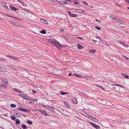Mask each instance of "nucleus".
<instances>
[{
  "label": "nucleus",
  "mask_w": 129,
  "mask_h": 129,
  "mask_svg": "<svg viewBox=\"0 0 129 129\" xmlns=\"http://www.w3.org/2000/svg\"><path fill=\"white\" fill-rule=\"evenodd\" d=\"M48 40L49 41H47L50 44H53L55 46L57 47L59 49H60L59 47H63L64 46L61 45L59 43L57 42L54 41L51 39H48Z\"/></svg>",
  "instance_id": "1"
},
{
  "label": "nucleus",
  "mask_w": 129,
  "mask_h": 129,
  "mask_svg": "<svg viewBox=\"0 0 129 129\" xmlns=\"http://www.w3.org/2000/svg\"><path fill=\"white\" fill-rule=\"evenodd\" d=\"M8 21L9 22H10V24H11L13 25L14 26H16L17 27L20 28H22L23 27L20 24H18L15 22L11 21Z\"/></svg>",
  "instance_id": "2"
},
{
  "label": "nucleus",
  "mask_w": 129,
  "mask_h": 129,
  "mask_svg": "<svg viewBox=\"0 0 129 129\" xmlns=\"http://www.w3.org/2000/svg\"><path fill=\"white\" fill-rule=\"evenodd\" d=\"M90 124L92 125L94 128L96 129H100V127L97 125L95 124L94 123H93L91 122H90Z\"/></svg>",
  "instance_id": "3"
},
{
  "label": "nucleus",
  "mask_w": 129,
  "mask_h": 129,
  "mask_svg": "<svg viewBox=\"0 0 129 129\" xmlns=\"http://www.w3.org/2000/svg\"><path fill=\"white\" fill-rule=\"evenodd\" d=\"M40 21L42 23L45 24H48V22L46 20L43 19H40Z\"/></svg>",
  "instance_id": "4"
},
{
  "label": "nucleus",
  "mask_w": 129,
  "mask_h": 129,
  "mask_svg": "<svg viewBox=\"0 0 129 129\" xmlns=\"http://www.w3.org/2000/svg\"><path fill=\"white\" fill-rule=\"evenodd\" d=\"M46 108L48 110L52 112H53L54 111L53 110V109H54V108L53 107H50L49 106H47L46 107Z\"/></svg>",
  "instance_id": "5"
},
{
  "label": "nucleus",
  "mask_w": 129,
  "mask_h": 129,
  "mask_svg": "<svg viewBox=\"0 0 129 129\" xmlns=\"http://www.w3.org/2000/svg\"><path fill=\"white\" fill-rule=\"evenodd\" d=\"M68 13L69 15L70 16L72 17H76L77 16V15L76 14H73L71 13V12L70 11H68Z\"/></svg>",
  "instance_id": "6"
},
{
  "label": "nucleus",
  "mask_w": 129,
  "mask_h": 129,
  "mask_svg": "<svg viewBox=\"0 0 129 129\" xmlns=\"http://www.w3.org/2000/svg\"><path fill=\"white\" fill-rule=\"evenodd\" d=\"M59 4L63 6L64 5H68V3L65 1H61L59 2Z\"/></svg>",
  "instance_id": "7"
},
{
  "label": "nucleus",
  "mask_w": 129,
  "mask_h": 129,
  "mask_svg": "<svg viewBox=\"0 0 129 129\" xmlns=\"http://www.w3.org/2000/svg\"><path fill=\"white\" fill-rule=\"evenodd\" d=\"M0 71L3 72H6L7 71V69L5 68L0 66Z\"/></svg>",
  "instance_id": "8"
},
{
  "label": "nucleus",
  "mask_w": 129,
  "mask_h": 129,
  "mask_svg": "<svg viewBox=\"0 0 129 129\" xmlns=\"http://www.w3.org/2000/svg\"><path fill=\"white\" fill-rule=\"evenodd\" d=\"M8 66L9 67V68H11L12 69L14 70H18V69L17 68V67H13L12 66Z\"/></svg>",
  "instance_id": "9"
},
{
  "label": "nucleus",
  "mask_w": 129,
  "mask_h": 129,
  "mask_svg": "<svg viewBox=\"0 0 129 129\" xmlns=\"http://www.w3.org/2000/svg\"><path fill=\"white\" fill-rule=\"evenodd\" d=\"M18 95L25 99H26V98L27 96V95L26 94H18Z\"/></svg>",
  "instance_id": "10"
},
{
  "label": "nucleus",
  "mask_w": 129,
  "mask_h": 129,
  "mask_svg": "<svg viewBox=\"0 0 129 129\" xmlns=\"http://www.w3.org/2000/svg\"><path fill=\"white\" fill-rule=\"evenodd\" d=\"M1 6H2L7 9H9L8 7H7V6L6 5L5 3H4V2H2L1 3Z\"/></svg>",
  "instance_id": "11"
},
{
  "label": "nucleus",
  "mask_w": 129,
  "mask_h": 129,
  "mask_svg": "<svg viewBox=\"0 0 129 129\" xmlns=\"http://www.w3.org/2000/svg\"><path fill=\"white\" fill-rule=\"evenodd\" d=\"M115 20L119 23L122 24H123L124 23V22L122 21L121 20L119 19H117Z\"/></svg>",
  "instance_id": "12"
},
{
  "label": "nucleus",
  "mask_w": 129,
  "mask_h": 129,
  "mask_svg": "<svg viewBox=\"0 0 129 129\" xmlns=\"http://www.w3.org/2000/svg\"><path fill=\"white\" fill-rule=\"evenodd\" d=\"M72 101L74 104H76L78 102L77 100L74 98H73L72 99Z\"/></svg>",
  "instance_id": "13"
},
{
  "label": "nucleus",
  "mask_w": 129,
  "mask_h": 129,
  "mask_svg": "<svg viewBox=\"0 0 129 129\" xmlns=\"http://www.w3.org/2000/svg\"><path fill=\"white\" fill-rule=\"evenodd\" d=\"M121 75L123 76L125 78H129V76L127 74H124L123 73L121 74Z\"/></svg>",
  "instance_id": "14"
},
{
  "label": "nucleus",
  "mask_w": 129,
  "mask_h": 129,
  "mask_svg": "<svg viewBox=\"0 0 129 129\" xmlns=\"http://www.w3.org/2000/svg\"><path fill=\"white\" fill-rule=\"evenodd\" d=\"M109 18L111 19L115 20L116 18V17L115 16L113 15H111L109 16Z\"/></svg>",
  "instance_id": "15"
},
{
  "label": "nucleus",
  "mask_w": 129,
  "mask_h": 129,
  "mask_svg": "<svg viewBox=\"0 0 129 129\" xmlns=\"http://www.w3.org/2000/svg\"><path fill=\"white\" fill-rule=\"evenodd\" d=\"M39 111L41 113L43 114L44 115H47V113L45 111L40 110Z\"/></svg>",
  "instance_id": "16"
},
{
  "label": "nucleus",
  "mask_w": 129,
  "mask_h": 129,
  "mask_svg": "<svg viewBox=\"0 0 129 129\" xmlns=\"http://www.w3.org/2000/svg\"><path fill=\"white\" fill-rule=\"evenodd\" d=\"M1 87L4 89H7V87L6 85L3 84H1L0 85Z\"/></svg>",
  "instance_id": "17"
},
{
  "label": "nucleus",
  "mask_w": 129,
  "mask_h": 129,
  "mask_svg": "<svg viewBox=\"0 0 129 129\" xmlns=\"http://www.w3.org/2000/svg\"><path fill=\"white\" fill-rule=\"evenodd\" d=\"M92 120H93L94 121L98 123L99 122V120L96 118L94 117L92 119Z\"/></svg>",
  "instance_id": "18"
},
{
  "label": "nucleus",
  "mask_w": 129,
  "mask_h": 129,
  "mask_svg": "<svg viewBox=\"0 0 129 129\" xmlns=\"http://www.w3.org/2000/svg\"><path fill=\"white\" fill-rule=\"evenodd\" d=\"M101 43L103 44H105L106 45V46H108L109 47H111V46L110 45H109L108 44H107L106 43H104L102 41H101Z\"/></svg>",
  "instance_id": "19"
},
{
  "label": "nucleus",
  "mask_w": 129,
  "mask_h": 129,
  "mask_svg": "<svg viewBox=\"0 0 129 129\" xmlns=\"http://www.w3.org/2000/svg\"><path fill=\"white\" fill-rule=\"evenodd\" d=\"M22 111L23 112H30L31 111V110L30 109H23L22 110Z\"/></svg>",
  "instance_id": "20"
},
{
  "label": "nucleus",
  "mask_w": 129,
  "mask_h": 129,
  "mask_svg": "<svg viewBox=\"0 0 129 129\" xmlns=\"http://www.w3.org/2000/svg\"><path fill=\"white\" fill-rule=\"evenodd\" d=\"M12 59L15 60H17V61H19V58L18 57H16V56H13Z\"/></svg>",
  "instance_id": "21"
},
{
  "label": "nucleus",
  "mask_w": 129,
  "mask_h": 129,
  "mask_svg": "<svg viewBox=\"0 0 129 129\" xmlns=\"http://www.w3.org/2000/svg\"><path fill=\"white\" fill-rule=\"evenodd\" d=\"M2 81L3 83H5L6 84H8V81L6 79H3Z\"/></svg>",
  "instance_id": "22"
},
{
  "label": "nucleus",
  "mask_w": 129,
  "mask_h": 129,
  "mask_svg": "<svg viewBox=\"0 0 129 129\" xmlns=\"http://www.w3.org/2000/svg\"><path fill=\"white\" fill-rule=\"evenodd\" d=\"M111 86H118L120 87H122V88H124V87L123 86H122L121 85H118V84H115V85H111Z\"/></svg>",
  "instance_id": "23"
},
{
  "label": "nucleus",
  "mask_w": 129,
  "mask_h": 129,
  "mask_svg": "<svg viewBox=\"0 0 129 129\" xmlns=\"http://www.w3.org/2000/svg\"><path fill=\"white\" fill-rule=\"evenodd\" d=\"M89 51L91 53H93L96 52V50L95 49H92L90 50Z\"/></svg>",
  "instance_id": "24"
},
{
  "label": "nucleus",
  "mask_w": 129,
  "mask_h": 129,
  "mask_svg": "<svg viewBox=\"0 0 129 129\" xmlns=\"http://www.w3.org/2000/svg\"><path fill=\"white\" fill-rule=\"evenodd\" d=\"M77 46L78 49H81L83 48V47L81 45L79 44H78Z\"/></svg>",
  "instance_id": "25"
},
{
  "label": "nucleus",
  "mask_w": 129,
  "mask_h": 129,
  "mask_svg": "<svg viewBox=\"0 0 129 129\" xmlns=\"http://www.w3.org/2000/svg\"><path fill=\"white\" fill-rule=\"evenodd\" d=\"M26 123L29 125H31L32 124V122L31 121L28 120L26 121Z\"/></svg>",
  "instance_id": "26"
},
{
  "label": "nucleus",
  "mask_w": 129,
  "mask_h": 129,
  "mask_svg": "<svg viewBox=\"0 0 129 129\" xmlns=\"http://www.w3.org/2000/svg\"><path fill=\"white\" fill-rule=\"evenodd\" d=\"M60 92L61 94L62 95H64L66 94H68V92H63L62 91H61Z\"/></svg>",
  "instance_id": "27"
},
{
  "label": "nucleus",
  "mask_w": 129,
  "mask_h": 129,
  "mask_svg": "<svg viewBox=\"0 0 129 129\" xmlns=\"http://www.w3.org/2000/svg\"><path fill=\"white\" fill-rule=\"evenodd\" d=\"M74 75L75 76H76L77 77H79L81 78H82V76L81 75H79L78 74H74Z\"/></svg>",
  "instance_id": "28"
},
{
  "label": "nucleus",
  "mask_w": 129,
  "mask_h": 129,
  "mask_svg": "<svg viewBox=\"0 0 129 129\" xmlns=\"http://www.w3.org/2000/svg\"><path fill=\"white\" fill-rule=\"evenodd\" d=\"M9 6L10 8L11 9V10H12L14 11H16V9L14 7H11V6Z\"/></svg>",
  "instance_id": "29"
},
{
  "label": "nucleus",
  "mask_w": 129,
  "mask_h": 129,
  "mask_svg": "<svg viewBox=\"0 0 129 129\" xmlns=\"http://www.w3.org/2000/svg\"><path fill=\"white\" fill-rule=\"evenodd\" d=\"M40 33L42 34H45L46 33V32L45 30H41L40 31Z\"/></svg>",
  "instance_id": "30"
},
{
  "label": "nucleus",
  "mask_w": 129,
  "mask_h": 129,
  "mask_svg": "<svg viewBox=\"0 0 129 129\" xmlns=\"http://www.w3.org/2000/svg\"><path fill=\"white\" fill-rule=\"evenodd\" d=\"M64 103L65 106L67 107L68 108L69 107V106L67 102H64Z\"/></svg>",
  "instance_id": "31"
},
{
  "label": "nucleus",
  "mask_w": 129,
  "mask_h": 129,
  "mask_svg": "<svg viewBox=\"0 0 129 129\" xmlns=\"http://www.w3.org/2000/svg\"><path fill=\"white\" fill-rule=\"evenodd\" d=\"M10 106L12 108H14L16 107V106L14 104H12L10 105Z\"/></svg>",
  "instance_id": "32"
},
{
  "label": "nucleus",
  "mask_w": 129,
  "mask_h": 129,
  "mask_svg": "<svg viewBox=\"0 0 129 129\" xmlns=\"http://www.w3.org/2000/svg\"><path fill=\"white\" fill-rule=\"evenodd\" d=\"M15 123L17 125L19 124L20 123L19 120L18 119H17L15 121Z\"/></svg>",
  "instance_id": "33"
},
{
  "label": "nucleus",
  "mask_w": 129,
  "mask_h": 129,
  "mask_svg": "<svg viewBox=\"0 0 129 129\" xmlns=\"http://www.w3.org/2000/svg\"><path fill=\"white\" fill-rule=\"evenodd\" d=\"M11 117L13 120L15 121L16 120V117L15 116H11Z\"/></svg>",
  "instance_id": "34"
},
{
  "label": "nucleus",
  "mask_w": 129,
  "mask_h": 129,
  "mask_svg": "<svg viewBox=\"0 0 129 129\" xmlns=\"http://www.w3.org/2000/svg\"><path fill=\"white\" fill-rule=\"evenodd\" d=\"M21 127L24 129H26L27 128L26 126L24 124L22 125Z\"/></svg>",
  "instance_id": "35"
},
{
  "label": "nucleus",
  "mask_w": 129,
  "mask_h": 129,
  "mask_svg": "<svg viewBox=\"0 0 129 129\" xmlns=\"http://www.w3.org/2000/svg\"><path fill=\"white\" fill-rule=\"evenodd\" d=\"M14 90H15V91L18 92H19V93H22V91H20V90H17V89H15L14 88Z\"/></svg>",
  "instance_id": "36"
},
{
  "label": "nucleus",
  "mask_w": 129,
  "mask_h": 129,
  "mask_svg": "<svg viewBox=\"0 0 129 129\" xmlns=\"http://www.w3.org/2000/svg\"><path fill=\"white\" fill-rule=\"evenodd\" d=\"M21 4L23 6H25L26 7H27V5L25 4V3L23 2V3H22Z\"/></svg>",
  "instance_id": "37"
},
{
  "label": "nucleus",
  "mask_w": 129,
  "mask_h": 129,
  "mask_svg": "<svg viewBox=\"0 0 129 129\" xmlns=\"http://www.w3.org/2000/svg\"><path fill=\"white\" fill-rule=\"evenodd\" d=\"M88 116L89 118H90L91 119H92L94 117H93L90 115H88Z\"/></svg>",
  "instance_id": "38"
},
{
  "label": "nucleus",
  "mask_w": 129,
  "mask_h": 129,
  "mask_svg": "<svg viewBox=\"0 0 129 129\" xmlns=\"http://www.w3.org/2000/svg\"><path fill=\"white\" fill-rule=\"evenodd\" d=\"M30 97L29 96H27L26 97V99H25V100H30Z\"/></svg>",
  "instance_id": "39"
},
{
  "label": "nucleus",
  "mask_w": 129,
  "mask_h": 129,
  "mask_svg": "<svg viewBox=\"0 0 129 129\" xmlns=\"http://www.w3.org/2000/svg\"><path fill=\"white\" fill-rule=\"evenodd\" d=\"M7 56L9 58H11L13 59V56H10V55H7Z\"/></svg>",
  "instance_id": "40"
},
{
  "label": "nucleus",
  "mask_w": 129,
  "mask_h": 129,
  "mask_svg": "<svg viewBox=\"0 0 129 129\" xmlns=\"http://www.w3.org/2000/svg\"><path fill=\"white\" fill-rule=\"evenodd\" d=\"M64 37L66 40H69V38L68 37L64 36Z\"/></svg>",
  "instance_id": "41"
},
{
  "label": "nucleus",
  "mask_w": 129,
  "mask_h": 129,
  "mask_svg": "<svg viewBox=\"0 0 129 129\" xmlns=\"http://www.w3.org/2000/svg\"><path fill=\"white\" fill-rule=\"evenodd\" d=\"M17 1L20 3L21 4H22V3H23V2H22V1L21 0H17Z\"/></svg>",
  "instance_id": "42"
},
{
  "label": "nucleus",
  "mask_w": 129,
  "mask_h": 129,
  "mask_svg": "<svg viewBox=\"0 0 129 129\" xmlns=\"http://www.w3.org/2000/svg\"><path fill=\"white\" fill-rule=\"evenodd\" d=\"M95 27L99 30H100L101 29V28H100L97 26H95Z\"/></svg>",
  "instance_id": "43"
},
{
  "label": "nucleus",
  "mask_w": 129,
  "mask_h": 129,
  "mask_svg": "<svg viewBox=\"0 0 129 129\" xmlns=\"http://www.w3.org/2000/svg\"><path fill=\"white\" fill-rule=\"evenodd\" d=\"M119 42L121 44H122V45L123 46L125 44L124 43L122 42L121 41H119Z\"/></svg>",
  "instance_id": "44"
},
{
  "label": "nucleus",
  "mask_w": 129,
  "mask_h": 129,
  "mask_svg": "<svg viewBox=\"0 0 129 129\" xmlns=\"http://www.w3.org/2000/svg\"><path fill=\"white\" fill-rule=\"evenodd\" d=\"M5 59L3 58H0V60L2 61H4Z\"/></svg>",
  "instance_id": "45"
},
{
  "label": "nucleus",
  "mask_w": 129,
  "mask_h": 129,
  "mask_svg": "<svg viewBox=\"0 0 129 129\" xmlns=\"http://www.w3.org/2000/svg\"><path fill=\"white\" fill-rule=\"evenodd\" d=\"M76 38H79V39H80V40H83V38L82 37H77Z\"/></svg>",
  "instance_id": "46"
},
{
  "label": "nucleus",
  "mask_w": 129,
  "mask_h": 129,
  "mask_svg": "<svg viewBox=\"0 0 129 129\" xmlns=\"http://www.w3.org/2000/svg\"><path fill=\"white\" fill-rule=\"evenodd\" d=\"M23 109H21V108H19L18 109V110L20 111H22V110H23Z\"/></svg>",
  "instance_id": "47"
},
{
  "label": "nucleus",
  "mask_w": 129,
  "mask_h": 129,
  "mask_svg": "<svg viewBox=\"0 0 129 129\" xmlns=\"http://www.w3.org/2000/svg\"><path fill=\"white\" fill-rule=\"evenodd\" d=\"M22 69H23L24 70L26 71H27V72H28L29 71V70H28V69H24V68H22Z\"/></svg>",
  "instance_id": "48"
},
{
  "label": "nucleus",
  "mask_w": 129,
  "mask_h": 129,
  "mask_svg": "<svg viewBox=\"0 0 129 129\" xmlns=\"http://www.w3.org/2000/svg\"><path fill=\"white\" fill-rule=\"evenodd\" d=\"M32 91L33 93H36V91L34 90H32Z\"/></svg>",
  "instance_id": "49"
},
{
  "label": "nucleus",
  "mask_w": 129,
  "mask_h": 129,
  "mask_svg": "<svg viewBox=\"0 0 129 129\" xmlns=\"http://www.w3.org/2000/svg\"><path fill=\"white\" fill-rule=\"evenodd\" d=\"M124 46L126 47H129V46L128 45H126L124 44V45H123Z\"/></svg>",
  "instance_id": "50"
},
{
  "label": "nucleus",
  "mask_w": 129,
  "mask_h": 129,
  "mask_svg": "<svg viewBox=\"0 0 129 129\" xmlns=\"http://www.w3.org/2000/svg\"><path fill=\"white\" fill-rule=\"evenodd\" d=\"M16 19H18V20H21V18H17V17H16Z\"/></svg>",
  "instance_id": "51"
},
{
  "label": "nucleus",
  "mask_w": 129,
  "mask_h": 129,
  "mask_svg": "<svg viewBox=\"0 0 129 129\" xmlns=\"http://www.w3.org/2000/svg\"><path fill=\"white\" fill-rule=\"evenodd\" d=\"M16 115H17V116H20V115L18 113H16Z\"/></svg>",
  "instance_id": "52"
},
{
  "label": "nucleus",
  "mask_w": 129,
  "mask_h": 129,
  "mask_svg": "<svg viewBox=\"0 0 129 129\" xmlns=\"http://www.w3.org/2000/svg\"><path fill=\"white\" fill-rule=\"evenodd\" d=\"M92 41H93L94 43H95L96 42V40H93V39H92Z\"/></svg>",
  "instance_id": "53"
},
{
  "label": "nucleus",
  "mask_w": 129,
  "mask_h": 129,
  "mask_svg": "<svg viewBox=\"0 0 129 129\" xmlns=\"http://www.w3.org/2000/svg\"><path fill=\"white\" fill-rule=\"evenodd\" d=\"M126 2L128 3H129V0H126Z\"/></svg>",
  "instance_id": "54"
},
{
  "label": "nucleus",
  "mask_w": 129,
  "mask_h": 129,
  "mask_svg": "<svg viewBox=\"0 0 129 129\" xmlns=\"http://www.w3.org/2000/svg\"><path fill=\"white\" fill-rule=\"evenodd\" d=\"M125 58L127 60H128L129 58H128L126 57V56H124Z\"/></svg>",
  "instance_id": "55"
},
{
  "label": "nucleus",
  "mask_w": 129,
  "mask_h": 129,
  "mask_svg": "<svg viewBox=\"0 0 129 129\" xmlns=\"http://www.w3.org/2000/svg\"><path fill=\"white\" fill-rule=\"evenodd\" d=\"M116 5L117 6H118L119 7H121V6L120 5Z\"/></svg>",
  "instance_id": "56"
},
{
  "label": "nucleus",
  "mask_w": 129,
  "mask_h": 129,
  "mask_svg": "<svg viewBox=\"0 0 129 129\" xmlns=\"http://www.w3.org/2000/svg\"><path fill=\"white\" fill-rule=\"evenodd\" d=\"M83 3L84 4H85V5H87V6H88V4L87 3H86V2H83Z\"/></svg>",
  "instance_id": "57"
},
{
  "label": "nucleus",
  "mask_w": 129,
  "mask_h": 129,
  "mask_svg": "<svg viewBox=\"0 0 129 129\" xmlns=\"http://www.w3.org/2000/svg\"><path fill=\"white\" fill-rule=\"evenodd\" d=\"M38 100V99H33V100L36 101H37Z\"/></svg>",
  "instance_id": "58"
},
{
  "label": "nucleus",
  "mask_w": 129,
  "mask_h": 129,
  "mask_svg": "<svg viewBox=\"0 0 129 129\" xmlns=\"http://www.w3.org/2000/svg\"><path fill=\"white\" fill-rule=\"evenodd\" d=\"M60 30L61 32H63L64 31V30L62 29H61Z\"/></svg>",
  "instance_id": "59"
},
{
  "label": "nucleus",
  "mask_w": 129,
  "mask_h": 129,
  "mask_svg": "<svg viewBox=\"0 0 129 129\" xmlns=\"http://www.w3.org/2000/svg\"><path fill=\"white\" fill-rule=\"evenodd\" d=\"M74 3L75 4H79L77 2H74Z\"/></svg>",
  "instance_id": "60"
},
{
  "label": "nucleus",
  "mask_w": 129,
  "mask_h": 129,
  "mask_svg": "<svg viewBox=\"0 0 129 129\" xmlns=\"http://www.w3.org/2000/svg\"><path fill=\"white\" fill-rule=\"evenodd\" d=\"M22 10H23L24 11H27V10H26V9H22Z\"/></svg>",
  "instance_id": "61"
},
{
  "label": "nucleus",
  "mask_w": 129,
  "mask_h": 129,
  "mask_svg": "<svg viewBox=\"0 0 129 129\" xmlns=\"http://www.w3.org/2000/svg\"><path fill=\"white\" fill-rule=\"evenodd\" d=\"M30 100H29V101H31L33 100V99L31 98H30Z\"/></svg>",
  "instance_id": "62"
},
{
  "label": "nucleus",
  "mask_w": 129,
  "mask_h": 129,
  "mask_svg": "<svg viewBox=\"0 0 129 129\" xmlns=\"http://www.w3.org/2000/svg\"><path fill=\"white\" fill-rule=\"evenodd\" d=\"M95 38H96L99 39L100 37L98 36H96V37Z\"/></svg>",
  "instance_id": "63"
},
{
  "label": "nucleus",
  "mask_w": 129,
  "mask_h": 129,
  "mask_svg": "<svg viewBox=\"0 0 129 129\" xmlns=\"http://www.w3.org/2000/svg\"><path fill=\"white\" fill-rule=\"evenodd\" d=\"M103 90H105V89L103 87H101V88Z\"/></svg>",
  "instance_id": "64"
}]
</instances>
